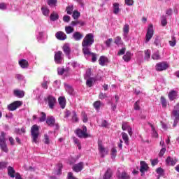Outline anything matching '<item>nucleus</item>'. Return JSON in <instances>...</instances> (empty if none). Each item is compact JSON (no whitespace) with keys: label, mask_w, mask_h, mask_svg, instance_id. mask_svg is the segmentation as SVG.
Masks as SVG:
<instances>
[{"label":"nucleus","mask_w":179,"mask_h":179,"mask_svg":"<svg viewBox=\"0 0 179 179\" xmlns=\"http://www.w3.org/2000/svg\"><path fill=\"white\" fill-rule=\"evenodd\" d=\"M166 162L168 166H176V164L177 163V159L168 157L166 158Z\"/></svg>","instance_id":"20"},{"label":"nucleus","mask_w":179,"mask_h":179,"mask_svg":"<svg viewBox=\"0 0 179 179\" xmlns=\"http://www.w3.org/2000/svg\"><path fill=\"white\" fill-rule=\"evenodd\" d=\"M129 24H125L123 27V39L124 41H129Z\"/></svg>","instance_id":"10"},{"label":"nucleus","mask_w":179,"mask_h":179,"mask_svg":"<svg viewBox=\"0 0 179 179\" xmlns=\"http://www.w3.org/2000/svg\"><path fill=\"white\" fill-rule=\"evenodd\" d=\"M63 51L64 54L66 55L67 58H69V59H71V48H69V45L65 44L63 46Z\"/></svg>","instance_id":"17"},{"label":"nucleus","mask_w":179,"mask_h":179,"mask_svg":"<svg viewBox=\"0 0 179 179\" xmlns=\"http://www.w3.org/2000/svg\"><path fill=\"white\" fill-rule=\"evenodd\" d=\"M98 148L101 157H104V156H106L108 153V150L106 149L100 143H99L98 144Z\"/></svg>","instance_id":"12"},{"label":"nucleus","mask_w":179,"mask_h":179,"mask_svg":"<svg viewBox=\"0 0 179 179\" xmlns=\"http://www.w3.org/2000/svg\"><path fill=\"white\" fill-rule=\"evenodd\" d=\"M43 142L45 145H50V136H48V135L47 134L44 135Z\"/></svg>","instance_id":"55"},{"label":"nucleus","mask_w":179,"mask_h":179,"mask_svg":"<svg viewBox=\"0 0 179 179\" xmlns=\"http://www.w3.org/2000/svg\"><path fill=\"white\" fill-rule=\"evenodd\" d=\"M0 9L1 10H6V9H8V6L5 3H1Z\"/></svg>","instance_id":"60"},{"label":"nucleus","mask_w":179,"mask_h":179,"mask_svg":"<svg viewBox=\"0 0 179 179\" xmlns=\"http://www.w3.org/2000/svg\"><path fill=\"white\" fill-rule=\"evenodd\" d=\"M41 11L44 16H48L50 15V10L47 7H42Z\"/></svg>","instance_id":"37"},{"label":"nucleus","mask_w":179,"mask_h":179,"mask_svg":"<svg viewBox=\"0 0 179 179\" xmlns=\"http://www.w3.org/2000/svg\"><path fill=\"white\" fill-rule=\"evenodd\" d=\"M68 69H65L62 67L58 68L57 69V73L58 75H64V72H66Z\"/></svg>","instance_id":"51"},{"label":"nucleus","mask_w":179,"mask_h":179,"mask_svg":"<svg viewBox=\"0 0 179 179\" xmlns=\"http://www.w3.org/2000/svg\"><path fill=\"white\" fill-rule=\"evenodd\" d=\"M169 68V64L165 62H159L156 64L155 69L158 72H162V71H166Z\"/></svg>","instance_id":"7"},{"label":"nucleus","mask_w":179,"mask_h":179,"mask_svg":"<svg viewBox=\"0 0 179 179\" xmlns=\"http://www.w3.org/2000/svg\"><path fill=\"white\" fill-rule=\"evenodd\" d=\"M48 83H50V80H45V78H44L43 82L41 85L43 89H48Z\"/></svg>","instance_id":"43"},{"label":"nucleus","mask_w":179,"mask_h":179,"mask_svg":"<svg viewBox=\"0 0 179 179\" xmlns=\"http://www.w3.org/2000/svg\"><path fill=\"white\" fill-rule=\"evenodd\" d=\"M8 175L11 178H15V176L16 175V171L12 166L8 167Z\"/></svg>","instance_id":"23"},{"label":"nucleus","mask_w":179,"mask_h":179,"mask_svg":"<svg viewBox=\"0 0 179 179\" xmlns=\"http://www.w3.org/2000/svg\"><path fill=\"white\" fill-rule=\"evenodd\" d=\"M55 37L57 38V40H66V34L64 33L63 31H58L55 34Z\"/></svg>","instance_id":"19"},{"label":"nucleus","mask_w":179,"mask_h":179,"mask_svg":"<svg viewBox=\"0 0 179 179\" xmlns=\"http://www.w3.org/2000/svg\"><path fill=\"white\" fill-rule=\"evenodd\" d=\"M79 16H80V13H79V11L78 10H74L73 12V19H78L79 18Z\"/></svg>","instance_id":"54"},{"label":"nucleus","mask_w":179,"mask_h":179,"mask_svg":"<svg viewBox=\"0 0 179 179\" xmlns=\"http://www.w3.org/2000/svg\"><path fill=\"white\" fill-rule=\"evenodd\" d=\"M94 43V36L93 34H88L84 38L82 42V46L83 48H90L89 47H92V45Z\"/></svg>","instance_id":"2"},{"label":"nucleus","mask_w":179,"mask_h":179,"mask_svg":"<svg viewBox=\"0 0 179 179\" xmlns=\"http://www.w3.org/2000/svg\"><path fill=\"white\" fill-rule=\"evenodd\" d=\"M115 44L117 45H121L122 44V41L121 40V37L117 36L115 39Z\"/></svg>","instance_id":"52"},{"label":"nucleus","mask_w":179,"mask_h":179,"mask_svg":"<svg viewBox=\"0 0 179 179\" xmlns=\"http://www.w3.org/2000/svg\"><path fill=\"white\" fill-rule=\"evenodd\" d=\"M15 78L17 80H20V82H26V80H24V76L22 74H17Z\"/></svg>","instance_id":"47"},{"label":"nucleus","mask_w":179,"mask_h":179,"mask_svg":"<svg viewBox=\"0 0 179 179\" xmlns=\"http://www.w3.org/2000/svg\"><path fill=\"white\" fill-rule=\"evenodd\" d=\"M122 58L125 62H129L132 58V54L130 52H127Z\"/></svg>","instance_id":"27"},{"label":"nucleus","mask_w":179,"mask_h":179,"mask_svg":"<svg viewBox=\"0 0 179 179\" xmlns=\"http://www.w3.org/2000/svg\"><path fill=\"white\" fill-rule=\"evenodd\" d=\"M78 23H80V27L85 26V22L79 20L72 21L71 22V26H72V27H75V26H78Z\"/></svg>","instance_id":"30"},{"label":"nucleus","mask_w":179,"mask_h":179,"mask_svg":"<svg viewBox=\"0 0 179 179\" xmlns=\"http://www.w3.org/2000/svg\"><path fill=\"white\" fill-rule=\"evenodd\" d=\"M46 101L48 103L49 108H50V110H54V107H55V104L57 103V99L51 95H49L47 97Z\"/></svg>","instance_id":"6"},{"label":"nucleus","mask_w":179,"mask_h":179,"mask_svg":"<svg viewBox=\"0 0 179 179\" xmlns=\"http://www.w3.org/2000/svg\"><path fill=\"white\" fill-rule=\"evenodd\" d=\"M161 104L163 108H166V107H167V101L164 96H161Z\"/></svg>","instance_id":"42"},{"label":"nucleus","mask_w":179,"mask_h":179,"mask_svg":"<svg viewBox=\"0 0 179 179\" xmlns=\"http://www.w3.org/2000/svg\"><path fill=\"white\" fill-rule=\"evenodd\" d=\"M112 174H113V171H111L110 169H108L106 172L105 173V174L103 176V179H110Z\"/></svg>","instance_id":"28"},{"label":"nucleus","mask_w":179,"mask_h":179,"mask_svg":"<svg viewBox=\"0 0 179 179\" xmlns=\"http://www.w3.org/2000/svg\"><path fill=\"white\" fill-rule=\"evenodd\" d=\"M58 19H59V15H58V13H52L50 15V20H52V22H55V20H58Z\"/></svg>","instance_id":"31"},{"label":"nucleus","mask_w":179,"mask_h":179,"mask_svg":"<svg viewBox=\"0 0 179 179\" xmlns=\"http://www.w3.org/2000/svg\"><path fill=\"white\" fill-rule=\"evenodd\" d=\"M59 104L61 108L62 109L65 108V106H66V99H65V97L60 96L59 98Z\"/></svg>","instance_id":"25"},{"label":"nucleus","mask_w":179,"mask_h":179,"mask_svg":"<svg viewBox=\"0 0 179 179\" xmlns=\"http://www.w3.org/2000/svg\"><path fill=\"white\" fill-rule=\"evenodd\" d=\"M176 44H177V41L174 36H171V41H169V45H171V47H176Z\"/></svg>","instance_id":"39"},{"label":"nucleus","mask_w":179,"mask_h":179,"mask_svg":"<svg viewBox=\"0 0 179 179\" xmlns=\"http://www.w3.org/2000/svg\"><path fill=\"white\" fill-rule=\"evenodd\" d=\"M22 104H23V102L20 101H15L8 106V109L10 111H15V110H17V108H19V107H20Z\"/></svg>","instance_id":"8"},{"label":"nucleus","mask_w":179,"mask_h":179,"mask_svg":"<svg viewBox=\"0 0 179 179\" xmlns=\"http://www.w3.org/2000/svg\"><path fill=\"white\" fill-rule=\"evenodd\" d=\"M38 127L37 124H34L31 127V135L32 138V142L34 143H38V135H40V133L38 132Z\"/></svg>","instance_id":"3"},{"label":"nucleus","mask_w":179,"mask_h":179,"mask_svg":"<svg viewBox=\"0 0 179 179\" xmlns=\"http://www.w3.org/2000/svg\"><path fill=\"white\" fill-rule=\"evenodd\" d=\"M152 59L156 61L162 59V57L160 56V54H159V51H157L152 55Z\"/></svg>","instance_id":"29"},{"label":"nucleus","mask_w":179,"mask_h":179,"mask_svg":"<svg viewBox=\"0 0 179 179\" xmlns=\"http://www.w3.org/2000/svg\"><path fill=\"white\" fill-rule=\"evenodd\" d=\"M76 135L78 136V138H87L89 136V134H87V128L86 126L83 127L82 129H77L76 131Z\"/></svg>","instance_id":"4"},{"label":"nucleus","mask_w":179,"mask_h":179,"mask_svg":"<svg viewBox=\"0 0 179 179\" xmlns=\"http://www.w3.org/2000/svg\"><path fill=\"white\" fill-rule=\"evenodd\" d=\"M75 29H73V27L71 26L65 27V31L66 34H71V33H73Z\"/></svg>","instance_id":"36"},{"label":"nucleus","mask_w":179,"mask_h":179,"mask_svg":"<svg viewBox=\"0 0 179 179\" xmlns=\"http://www.w3.org/2000/svg\"><path fill=\"white\" fill-rule=\"evenodd\" d=\"M148 169H149V166H148V164H146V162H145L144 161H141L140 168L141 173H142V174H145V173L148 171Z\"/></svg>","instance_id":"16"},{"label":"nucleus","mask_w":179,"mask_h":179,"mask_svg":"<svg viewBox=\"0 0 179 179\" xmlns=\"http://www.w3.org/2000/svg\"><path fill=\"white\" fill-rule=\"evenodd\" d=\"M145 59L149 61L150 59V50H145Z\"/></svg>","instance_id":"44"},{"label":"nucleus","mask_w":179,"mask_h":179,"mask_svg":"<svg viewBox=\"0 0 179 179\" xmlns=\"http://www.w3.org/2000/svg\"><path fill=\"white\" fill-rule=\"evenodd\" d=\"M83 52L85 58L88 61H92V62H96V61H97V55L92 52V51H90V48H83Z\"/></svg>","instance_id":"1"},{"label":"nucleus","mask_w":179,"mask_h":179,"mask_svg":"<svg viewBox=\"0 0 179 179\" xmlns=\"http://www.w3.org/2000/svg\"><path fill=\"white\" fill-rule=\"evenodd\" d=\"M41 117H40L39 121L41 122H44V121L47 120V115H45V113L44 112H41Z\"/></svg>","instance_id":"50"},{"label":"nucleus","mask_w":179,"mask_h":179,"mask_svg":"<svg viewBox=\"0 0 179 179\" xmlns=\"http://www.w3.org/2000/svg\"><path fill=\"white\" fill-rule=\"evenodd\" d=\"M44 37V32L43 31H39L37 34V38L38 41L39 43H43V38Z\"/></svg>","instance_id":"34"},{"label":"nucleus","mask_w":179,"mask_h":179,"mask_svg":"<svg viewBox=\"0 0 179 179\" xmlns=\"http://www.w3.org/2000/svg\"><path fill=\"white\" fill-rule=\"evenodd\" d=\"M111 156L112 159H114V157L117 156V149H115V148H112L111 150Z\"/></svg>","instance_id":"61"},{"label":"nucleus","mask_w":179,"mask_h":179,"mask_svg":"<svg viewBox=\"0 0 179 179\" xmlns=\"http://www.w3.org/2000/svg\"><path fill=\"white\" fill-rule=\"evenodd\" d=\"M151 127V131L152 132V136L153 138H158L159 134H157V131L155 129V127H153V124H150Z\"/></svg>","instance_id":"41"},{"label":"nucleus","mask_w":179,"mask_h":179,"mask_svg":"<svg viewBox=\"0 0 179 179\" xmlns=\"http://www.w3.org/2000/svg\"><path fill=\"white\" fill-rule=\"evenodd\" d=\"M161 24L162 26H166V24H167V17L164 15L162 17Z\"/></svg>","instance_id":"57"},{"label":"nucleus","mask_w":179,"mask_h":179,"mask_svg":"<svg viewBox=\"0 0 179 179\" xmlns=\"http://www.w3.org/2000/svg\"><path fill=\"white\" fill-rule=\"evenodd\" d=\"M62 167H63L62 164H59L57 165V169H58V170L57 171V176H59V174H61L62 171Z\"/></svg>","instance_id":"59"},{"label":"nucleus","mask_w":179,"mask_h":179,"mask_svg":"<svg viewBox=\"0 0 179 179\" xmlns=\"http://www.w3.org/2000/svg\"><path fill=\"white\" fill-rule=\"evenodd\" d=\"M57 2H58L57 0H48V5L51 8H54L57 6Z\"/></svg>","instance_id":"35"},{"label":"nucleus","mask_w":179,"mask_h":179,"mask_svg":"<svg viewBox=\"0 0 179 179\" xmlns=\"http://www.w3.org/2000/svg\"><path fill=\"white\" fill-rule=\"evenodd\" d=\"M8 166V162H0V170H3V169H6Z\"/></svg>","instance_id":"58"},{"label":"nucleus","mask_w":179,"mask_h":179,"mask_svg":"<svg viewBox=\"0 0 179 179\" xmlns=\"http://www.w3.org/2000/svg\"><path fill=\"white\" fill-rule=\"evenodd\" d=\"M119 179H129V176L125 172H122V174L117 176Z\"/></svg>","instance_id":"38"},{"label":"nucleus","mask_w":179,"mask_h":179,"mask_svg":"<svg viewBox=\"0 0 179 179\" xmlns=\"http://www.w3.org/2000/svg\"><path fill=\"white\" fill-rule=\"evenodd\" d=\"M172 117H175V120H179V103H178L172 112Z\"/></svg>","instance_id":"18"},{"label":"nucleus","mask_w":179,"mask_h":179,"mask_svg":"<svg viewBox=\"0 0 179 179\" xmlns=\"http://www.w3.org/2000/svg\"><path fill=\"white\" fill-rule=\"evenodd\" d=\"M69 65H71V66H73V68L75 69V68H78L79 66H80V65L78 63V62H71L70 63H69Z\"/></svg>","instance_id":"56"},{"label":"nucleus","mask_w":179,"mask_h":179,"mask_svg":"<svg viewBox=\"0 0 179 179\" xmlns=\"http://www.w3.org/2000/svg\"><path fill=\"white\" fill-rule=\"evenodd\" d=\"M55 61L56 64H61L64 61V53L62 51L55 52Z\"/></svg>","instance_id":"9"},{"label":"nucleus","mask_w":179,"mask_h":179,"mask_svg":"<svg viewBox=\"0 0 179 179\" xmlns=\"http://www.w3.org/2000/svg\"><path fill=\"white\" fill-rule=\"evenodd\" d=\"M68 179H78L77 178H75L73 176V173H72L71 172H69L68 173Z\"/></svg>","instance_id":"64"},{"label":"nucleus","mask_w":179,"mask_h":179,"mask_svg":"<svg viewBox=\"0 0 179 179\" xmlns=\"http://www.w3.org/2000/svg\"><path fill=\"white\" fill-rule=\"evenodd\" d=\"M168 96L171 101H173V100H176V99H177V91H171Z\"/></svg>","instance_id":"26"},{"label":"nucleus","mask_w":179,"mask_h":179,"mask_svg":"<svg viewBox=\"0 0 179 179\" xmlns=\"http://www.w3.org/2000/svg\"><path fill=\"white\" fill-rule=\"evenodd\" d=\"M113 43V38H109L108 39L106 42L105 44L106 47H110L111 45V43Z\"/></svg>","instance_id":"63"},{"label":"nucleus","mask_w":179,"mask_h":179,"mask_svg":"<svg viewBox=\"0 0 179 179\" xmlns=\"http://www.w3.org/2000/svg\"><path fill=\"white\" fill-rule=\"evenodd\" d=\"M66 10L68 15H71L73 12V6H69L66 7Z\"/></svg>","instance_id":"53"},{"label":"nucleus","mask_w":179,"mask_h":179,"mask_svg":"<svg viewBox=\"0 0 179 179\" xmlns=\"http://www.w3.org/2000/svg\"><path fill=\"white\" fill-rule=\"evenodd\" d=\"M83 162H79L78 164H76L74 166H73V170L76 173H79L81 170H83Z\"/></svg>","instance_id":"13"},{"label":"nucleus","mask_w":179,"mask_h":179,"mask_svg":"<svg viewBox=\"0 0 179 179\" xmlns=\"http://www.w3.org/2000/svg\"><path fill=\"white\" fill-rule=\"evenodd\" d=\"M124 2L127 6H132L134 5V0H124Z\"/></svg>","instance_id":"62"},{"label":"nucleus","mask_w":179,"mask_h":179,"mask_svg":"<svg viewBox=\"0 0 179 179\" xmlns=\"http://www.w3.org/2000/svg\"><path fill=\"white\" fill-rule=\"evenodd\" d=\"M122 138L124 141V143H126V145H128V143H129L128 134H127L126 133H122Z\"/></svg>","instance_id":"45"},{"label":"nucleus","mask_w":179,"mask_h":179,"mask_svg":"<svg viewBox=\"0 0 179 179\" xmlns=\"http://www.w3.org/2000/svg\"><path fill=\"white\" fill-rule=\"evenodd\" d=\"M99 64L101 66H104L108 64V58L106 56H101L99 59Z\"/></svg>","instance_id":"15"},{"label":"nucleus","mask_w":179,"mask_h":179,"mask_svg":"<svg viewBox=\"0 0 179 179\" xmlns=\"http://www.w3.org/2000/svg\"><path fill=\"white\" fill-rule=\"evenodd\" d=\"M18 64L22 68V69H29V66H30V64H29V61L24 59H21L18 61Z\"/></svg>","instance_id":"11"},{"label":"nucleus","mask_w":179,"mask_h":179,"mask_svg":"<svg viewBox=\"0 0 179 179\" xmlns=\"http://www.w3.org/2000/svg\"><path fill=\"white\" fill-rule=\"evenodd\" d=\"M72 38L75 41H80L83 38V34L79 31H76L73 34Z\"/></svg>","instance_id":"14"},{"label":"nucleus","mask_w":179,"mask_h":179,"mask_svg":"<svg viewBox=\"0 0 179 179\" xmlns=\"http://www.w3.org/2000/svg\"><path fill=\"white\" fill-rule=\"evenodd\" d=\"M154 31H153V24H150L148 25V28L147 30V33L145 35V43H149L150 41V39L153 37Z\"/></svg>","instance_id":"5"},{"label":"nucleus","mask_w":179,"mask_h":179,"mask_svg":"<svg viewBox=\"0 0 179 179\" xmlns=\"http://www.w3.org/2000/svg\"><path fill=\"white\" fill-rule=\"evenodd\" d=\"M113 9L114 15H118V13L121 12V9H120V3H113Z\"/></svg>","instance_id":"22"},{"label":"nucleus","mask_w":179,"mask_h":179,"mask_svg":"<svg viewBox=\"0 0 179 179\" xmlns=\"http://www.w3.org/2000/svg\"><path fill=\"white\" fill-rule=\"evenodd\" d=\"M65 89L66 92L69 93V94H73V88H72L71 85L66 84Z\"/></svg>","instance_id":"33"},{"label":"nucleus","mask_w":179,"mask_h":179,"mask_svg":"<svg viewBox=\"0 0 179 179\" xmlns=\"http://www.w3.org/2000/svg\"><path fill=\"white\" fill-rule=\"evenodd\" d=\"M6 143V139L5 138V133L1 132L0 136V144Z\"/></svg>","instance_id":"48"},{"label":"nucleus","mask_w":179,"mask_h":179,"mask_svg":"<svg viewBox=\"0 0 179 179\" xmlns=\"http://www.w3.org/2000/svg\"><path fill=\"white\" fill-rule=\"evenodd\" d=\"M94 80V79H93L92 78H88L86 81L87 86H88L89 87H92L93 86Z\"/></svg>","instance_id":"46"},{"label":"nucleus","mask_w":179,"mask_h":179,"mask_svg":"<svg viewBox=\"0 0 179 179\" xmlns=\"http://www.w3.org/2000/svg\"><path fill=\"white\" fill-rule=\"evenodd\" d=\"M46 124H48L49 127H54V124H55V117H54V116L48 117Z\"/></svg>","instance_id":"21"},{"label":"nucleus","mask_w":179,"mask_h":179,"mask_svg":"<svg viewBox=\"0 0 179 179\" xmlns=\"http://www.w3.org/2000/svg\"><path fill=\"white\" fill-rule=\"evenodd\" d=\"M14 95L16 96V97L22 99V97H24V91L20 90H15Z\"/></svg>","instance_id":"24"},{"label":"nucleus","mask_w":179,"mask_h":179,"mask_svg":"<svg viewBox=\"0 0 179 179\" xmlns=\"http://www.w3.org/2000/svg\"><path fill=\"white\" fill-rule=\"evenodd\" d=\"M74 143L77 145L78 149L80 150L82 149V145H80V143L79 142V139L76 138V137L73 138Z\"/></svg>","instance_id":"49"},{"label":"nucleus","mask_w":179,"mask_h":179,"mask_svg":"<svg viewBox=\"0 0 179 179\" xmlns=\"http://www.w3.org/2000/svg\"><path fill=\"white\" fill-rule=\"evenodd\" d=\"M0 148L3 150V152H5L6 153H8V145H6V143H3L0 144Z\"/></svg>","instance_id":"40"},{"label":"nucleus","mask_w":179,"mask_h":179,"mask_svg":"<svg viewBox=\"0 0 179 179\" xmlns=\"http://www.w3.org/2000/svg\"><path fill=\"white\" fill-rule=\"evenodd\" d=\"M93 106L94 108H95L96 111H99V110H100V107H101V101H96L94 103Z\"/></svg>","instance_id":"32"}]
</instances>
